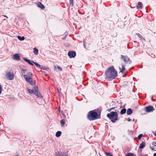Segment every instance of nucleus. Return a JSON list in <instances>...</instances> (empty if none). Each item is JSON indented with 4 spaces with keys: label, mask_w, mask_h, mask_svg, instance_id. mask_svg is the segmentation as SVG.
I'll use <instances>...</instances> for the list:
<instances>
[{
    "label": "nucleus",
    "mask_w": 156,
    "mask_h": 156,
    "mask_svg": "<svg viewBox=\"0 0 156 156\" xmlns=\"http://www.w3.org/2000/svg\"><path fill=\"white\" fill-rule=\"evenodd\" d=\"M119 69H120V72H122L125 70V67L124 64H122V68L121 69L120 67H119Z\"/></svg>",
    "instance_id": "obj_16"
},
{
    "label": "nucleus",
    "mask_w": 156,
    "mask_h": 156,
    "mask_svg": "<svg viewBox=\"0 0 156 156\" xmlns=\"http://www.w3.org/2000/svg\"><path fill=\"white\" fill-rule=\"evenodd\" d=\"M68 55L70 58H74L76 55V53L74 51H70L68 53Z\"/></svg>",
    "instance_id": "obj_9"
},
{
    "label": "nucleus",
    "mask_w": 156,
    "mask_h": 156,
    "mask_svg": "<svg viewBox=\"0 0 156 156\" xmlns=\"http://www.w3.org/2000/svg\"><path fill=\"white\" fill-rule=\"evenodd\" d=\"M13 58L17 61H20V55L18 54H16L13 55Z\"/></svg>",
    "instance_id": "obj_11"
},
{
    "label": "nucleus",
    "mask_w": 156,
    "mask_h": 156,
    "mask_svg": "<svg viewBox=\"0 0 156 156\" xmlns=\"http://www.w3.org/2000/svg\"><path fill=\"white\" fill-rule=\"evenodd\" d=\"M65 120L64 119H63L61 120L60 123L62 126H64L65 124Z\"/></svg>",
    "instance_id": "obj_21"
},
{
    "label": "nucleus",
    "mask_w": 156,
    "mask_h": 156,
    "mask_svg": "<svg viewBox=\"0 0 156 156\" xmlns=\"http://www.w3.org/2000/svg\"><path fill=\"white\" fill-rule=\"evenodd\" d=\"M151 100H152V101H154V100H153V99L152 98H151Z\"/></svg>",
    "instance_id": "obj_44"
},
{
    "label": "nucleus",
    "mask_w": 156,
    "mask_h": 156,
    "mask_svg": "<svg viewBox=\"0 0 156 156\" xmlns=\"http://www.w3.org/2000/svg\"><path fill=\"white\" fill-rule=\"evenodd\" d=\"M98 114L94 111H90L87 114V119L90 121L93 120L98 119Z\"/></svg>",
    "instance_id": "obj_4"
},
{
    "label": "nucleus",
    "mask_w": 156,
    "mask_h": 156,
    "mask_svg": "<svg viewBox=\"0 0 156 156\" xmlns=\"http://www.w3.org/2000/svg\"><path fill=\"white\" fill-rule=\"evenodd\" d=\"M154 135L155 136H156V132H155V133H154Z\"/></svg>",
    "instance_id": "obj_43"
},
{
    "label": "nucleus",
    "mask_w": 156,
    "mask_h": 156,
    "mask_svg": "<svg viewBox=\"0 0 156 156\" xmlns=\"http://www.w3.org/2000/svg\"><path fill=\"white\" fill-rule=\"evenodd\" d=\"M120 58L121 59L123 60L124 62L129 64H130L132 63V61L130 58L126 55H121Z\"/></svg>",
    "instance_id": "obj_6"
},
{
    "label": "nucleus",
    "mask_w": 156,
    "mask_h": 156,
    "mask_svg": "<svg viewBox=\"0 0 156 156\" xmlns=\"http://www.w3.org/2000/svg\"><path fill=\"white\" fill-rule=\"evenodd\" d=\"M136 35H137L138 37L140 38V39H142V38H143V39L145 41V39L143 38V37L140 34H139V33H136Z\"/></svg>",
    "instance_id": "obj_23"
},
{
    "label": "nucleus",
    "mask_w": 156,
    "mask_h": 156,
    "mask_svg": "<svg viewBox=\"0 0 156 156\" xmlns=\"http://www.w3.org/2000/svg\"><path fill=\"white\" fill-rule=\"evenodd\" d=\"M21 71L24 73L26 71H27V70L26 69H22Z\"/></svg>",
    "instance_id": "obj_36"
},
{
    "label": "nucleus",
    "mask_w": 156,
    "mask_h": 156,
    "mask_svg": "<svg viewBox=\"0 0 156 156\" xmlns=\"http://www.w3.org/2000/svg\"><path fill=\"white\" fill-rule=\"evenodd\" d=\"M70 4L72 6L73 5V0H70L69 1Z\"/></svg>",
    "instance_id": "obj_27"
},
{
    "label": "nucleus",
    "mask_w": 156,
    "mask_h": 156,
    "mask_svg": "<svg viewBox=\"0 0 156 156\" xmlns=\"http://www.w3.org/2000/svg\"><path fill=\"white\" fill-rule=\"evenodd\" d=\"M153 156H156V153L154 154Z\"/></svg>",
    "instance_id": "obj_41"
},
{
    "label": "nucleus",
    "mask_w": 156,
    "mask_h": 156,
    "mask_svg": "<svg viewBox=\"0 0 156 156\" xmlns=\"http://www.w3.org/2000/svg\"><path fill=\"white\" fill-rule=\"evenodd\" d=\"M116 107H113V108H111L109 109H108V111H111V110H112V109H113L114 108H115Z\"/></svg>",
    "instance_id": "obj_33"
},
{
    "label": "nucleus",
    "mask_w": 156,
    "mask_h": 156,
    "mask_svg": "<svg viewBox=\"0 0 156 156\" xmlns=\"http://www.w3.org/2000/svg\"><path fill=\"white\" fill-rule=\"evenodd\" d=\"M152 144L155 147L156 146V142H153Z\"/></svg>",
    "instance_id": "obj_34"
},
{
    "label": "nucleus",
    "mask_w": 156,
    "mask_h": 156,
    "mask_svg": "<svg viewBox=\"0 0 156 156\" xmlns=\"http://www.w3.org/2000/svg\"><path fill=\"white\" fill-rule=\"evenodd\" d=\"M66 37V35L64 37V38H63V39H65Z\"/></svg>",
    "instance_id": "obj_40"
},
{
    "label": "nucleus",
    "mask_w": 156,
    "mask_h": 156,
    "mask_svg": "<svg viewBox=\"0 0 156 156\" xmlns=\"http://www.w3.org/2000/svg\"><path fill=\"white\" fill-rule=\"evenodd\" d=\"M41 69L44 70H47L48 69V68L46 66H41Z\"/></svg>",
    "instance_id": "obj_25"
},
{
    "label": "nucleus",
    "mask_w": 156,
    "mask_h": 156,
    "mask_svg": "<svg viewBox=\"0 0 156 156\" xmlns=\"http://www.w3.org/2000/svg\"><path fill=\"white\" fill-rule=\"evenodd\" d=\"M57 68L58 69H59L61 71H62V68H61L60 67H59V66H57Z\"/></svg>",
    "instance_id": "obj_35"
},
{
    "label": "nucleus",
    "mask_w": 156,
    "mask_h": 156,
    "mask_svg": "<svg viewBox=\"0 0 156 156\" xmlns=\"http://www.w3.org/2000/svg\"><path fill=\"white\" fill-rule=\"evenodd\" d=\"M134 119H133V122H134Z\"/></svg>",
    "instance_id": "obj_45"
},
{
    "label": "nucleus",
    "mask_w": 156,
    "mask_h": 156,
    "mask_svg": "<svg viewBox=\"0 0 156 156\" xmlns=\"http://www.w3.org/2000/svg\"><path fill=\"white\" fill-rule=\"evenodd\" d=\"M138 5L136 6V8L137 9H141L142 8L143 6L142 3L140 2H138Z\"/></svg>",
    "instance_id": "obj_15"
},
{
    "label": "nucleus",
    "mask_w": 156,
    "mask_h": 156,
    "mask_svg": "<svg viewBox=\"0 0 156 156\" xmlns=\"http://www.w3.org/2000/svg\"><path fill=\"white\" fill-rule=\"evenodd\" d=\"M15 156H19V155H16Z\"/></svg>",
    "instance_id": "obj_46"
},
{
    "label": "nucleus",
    "mask_w": 156,
    "mask_h": 156,
    "mask_svg": "<svg viewBox=\"0 0 156 156\" xmlns=\"http://www.w3.org/2000/svg\"><path fill=\"white\" fill-rule=\"evenodd\" d=\"M83 44H84L83 45H84V46L85 47V40H83Z\"/></svg>",
    "instance_id": "obj_37"
},
{
    "label": "nucleus",
    "mask_w": 156,
    "mask_h": 156,
    "mask_svg": "<svg viewBox=\"0 0 156 156\" xmlns=\"http://www.w3.org/2000/svg\"><path fill=\"white\" fill-rule=\"evenodd\" d=\"M33 63L34 64H35L37 67L41 68V66L40 65L38 64L37 63L34 62H33Z\"/></svg>",
    "instance_id": "obj_24"
},
{
    "label": "nucleus",
    "mask_w": 156,
    "mask_h": 156,
    "mask_svg": "<svg viewBox=\"0 0 156 156\" xmlns=\"http://www.w3.org/2000/svg\"><path fill=\"white\" fill-rule=\"evenodd\" d=\"M2 93V90H1V85H0V94Z\"/></svg>",
    "instance_id": "obj_38"
},
{
    "label": "nucleus",
    "mask_w": 156,
    "mask_h": 156,
    "mask_svg": "<svg viewBox=\"0 0 156 156\" xmlns=\"http://www.w3.org/2000/svg\"><path fill=\"white\" fill-rule=\"evenodd\" d=\"M5 73V76L7 79L9 80H13L14 79L15 75L13 73L6 71Z\"/></svg>",
    "instance_id": "obj_5"
},
{
    "label": "nucleus",
    "mask_w": 156,
    "mask_h": 156,
    "mask_svg": "<svg viewBox=\"0 0 156 156\" xmlns=\"http://www.w3.org/2000/svg\"><path fill=\"white\" fill-rule=\"evenodd\" d=\"M107 117L113 123L115 122L116 121L119 119L118 117V114L116 112H111L110 113L107 114Z\"/></svg>",
    "instance_id": "obj_3"
},
{
    "label": "nucleus",
    "mask_w": 156,
    "mask_h": 156,
    "mask_svg": "<svg viewBox=\"0 0 156 156\" xmlns=\"http://www.w3.org/2000/svg\"><path fill=\"white\" fill-rule=\"evenodd\" d=\"M27 82H28L31 85L33 86L35 84L36 82L35 80H29L28 81H27Z\"/></svg>",
    "instance_id": "obj_12"
},
{
    "label": "nucleus",
    "mask_w": 156,
    "mask_h": 156,
    "mask_svg": "<svg viewBox=\"0 0 156 156\" xmlns=\"http://www.w3.org/2000/svg\"><path fill=\"white\" fill-rule=\"evenodd\" d=\"M18 39L20 41H23L25 39V37H21L19 36H17Z\"/></svg>",
    "instance_id": "obj_20"
},
{
    "label": "nucleus",
    "mask_w": 156,
    "mask_h": 156,
    "mask_svg": "<svg viewBox=\"0 0 156 156\" xmlns=\"http://www.w3.org/2000/svg\"><path fill=\"white\" fill-rule=\"evenodd\" d=\"M27 90L28 93L30 94H34L36 96L37 98H42L40 92L38 90V88L37 87L35 86L32 90L27 87Z\"/></svg>",
    "instance_id": "obj_2"
},
{
    "label": "nucleus",
    "mask_w": 156,
    "mask_h": 156,
    "mask_svg": "<svg viewBox=\"0 0 156 156\" xmlns=\"http://www.w3.org/2000/svg\"><path fill=\"white\" fill-rule=\"evenodd\" d=\"M3 16H5V17H6L7 18H8V17L6 16V15H3Z\"/></svg>",
    "instance_id": "obj_42"
},
{
    "label": "nucleus",
    "mask_w": 156,
    "mask_h": 156,
    "mask_svg": "<svg viewBox=\"0 0 156 156\" xmlns=\"http://www.w3.org/2000/svg\"><path fill=\"white\" fill-rule=\"evenodd\" d=\"M34 54L36 55H38V50L37 48H34Z\"/></svg>",
    "instance_id": "obj_22"
},
{
    "label": "nucleus",
    "mask_w": 156,
    "mask_h": 156,
    "mask_svg": "<svg viewBox=\"0 0 156 156\" xmlns=\"http://www.w3.org/2000/svg\"><path fill=\"white\" fill-rule=\"evenodd\" d=\"M146 144L144 142H142L141 144H140L139 147L140 149H142L144 148Z\"/></svg>",
    "instance_id": "obj_14"
},
{
    "label": "nucleus",
    "mask_w": 156,
    "mask_h": 156,
    "mask_svg": "<svg viewBox=\"0 0 156 156\" xmlns=\"http://www.w3.org/2000/svg\"><path fill=\"white\" fill-rule=\"evenodd\" d=\"M142 134H140L138 136V138L140 140L141 138L142 137Z\"/></svg>",
    "instance_id": "obj_30"
},
{
    "label": "nucleus",
    "mask_w": 156,
    "mask_h": 156,
    "mask_svg": "<svg viewBox=\"0 0 156 156\" xmlns=\"http://www.w3.org/2000/svg\"><path fill=\"white\" fill-rule=\"evenodd\" d=\"M33 61H31L30 60H29L28 61V63L30 65H31V66H33Z\"/></svg>",
    "instance_id": "obj_28"
},
{
    "label": "nucleus",
    "mask_w": 156,
    "mask_h": 156,
    "mask_svg": "<svg viewBox=\"0 0 156 156\" xmlns=\"http://www.w3.org/2000/svg\"><path fill=\"white\" fill-rule=\"evenodd\" d=\"M37 5L38 7L42 9H44L45 8L44 5L40 2H39L38 3H37Z\"/></svg>",
    "instance_id": "obj_13"
},
{
    "label": "nucleus",
    "mask_w": 156,
    "mask_h": 156,
    "mask_svg": "<svg viewBox=\"0 0 156 156\" xmlns=\"http://www.w3.org/2000/svg\"><path fill=\"white\" fill-rule=\"evenodd\" d=\"M126 108L122 109L120 111V114L121 115H123L126 113Z\"/></svg>",
    "instance_id": "obj_18"
},
{
    "label": "nucleus",
    "mask_w": 156,
    "mask_h": 156,
    "mask_svg": "<svg viewBox=\"0 0 156 156\" xmlns=\"http://www.w3.org/2000/svg\"><path fill=\"white\" fill-rule=\"evenodd\" d=\"M0 131H2V129H0Z\"/></svg>",
    "instance_id": "obj_47"
},
{
    "label": "nucleus",
    "mask_w": 156,
    "mask_h": 156,
    "mask_svg": "<svg viewBox=\"0 0 156 156\" xmlns=\"http://www.w3.org/2000/svg\"><path fill=\"white\" fill-rule=\"evenodd\" d=\"M142 151L141 150H138V155H140V153Z\"/></svg>",
    "instance_id": "obj_31"
},
{
    "label": "nucleus",
    "mask_w": 156,
    "mask_h": 156,
    "mask_svg": "<svg viewBox=\"0 0 156 156\" xmlns=\"http://www.w3.org/2000/svg\"><path fill=\"white\" fill-rule=\"evenodd\" d=\"M118 75L117 72L113 66L108 68L105 72V79L111 81L115 78Z\"/></svg>",
    "instance_id": "obj_1"
},
{
    "label": "nucleus",
    "mask_w": 156,
    "mask_h": 156,
    "mask_svg": "<svg viewBox=\"0 0 156 156\" xmlns=\"http://www.w3.org/2000/svg\"><path fill=\"white\" fill-rule=\"evenodd\" d=\"M131 119H130V118H129L128 119V121L130 122V121H131Z\"/></svg>",
    "instance_id": "obj_39"
},
{
    "label": "nucleus",
    "mask_w": 156,
    "mask_h": 156,
    "mask_svg": "<svg viewBox=\"0 0 156 156\" xmlns=\"http://www.w3.org/2000/svg\"><path fill=\"white\" fill-rule=\"evenodd\" d=\"M105 154L107 156H113V155L112 154H110L109 153L105 152Z\"/></svg>",
    "instance_id": "obj_29"
},
{
    "label": "nucleus",
    "mask_w": 156,
    "mask_h": 156,
    "mask_svg": "<svg viewBox=\"0 0 156 156\" xmlns=\"http://www.w3.org/2000/svg\"><path fill=\"white\" fill-rule=\"evenodd\" d=\"M62 134V132L60 131H57L56 133L55 136L57 137H59Z\"/></svg>",
    "instance_id": "obj_19"
},
{
    "label": "nucleus",
    "mask_w": 156,
    "mask_h": 156,
    "mask_svg": "<svg viewBox=\"0 0 156 156\" xmlns=\"http://www.w3.org/2000/svg\"><path fill=\"white\" fill-rule=\"evenodd\" d=\"M55 156H68V154L61 152H57L55 154Z\"/></svg>",
    "instance_id": "obj_10"
},
{
    "label": "nucleus",
    "mask_w": 156,
    "mask_h": 156,
    "mask_svg": "<svg viewBox=\"0 0 156 156\" xmlns=\"http://www.w3.org/2000/svg\"><path fill=\"white\" fill-rule=\"evenodd\" d=\"M132 113V110L131 108H128L127 110V115L131 114Z\"/></svg>",
    "instance_id": "obj_17"
},
{
    "label": "nucleus",
    "mask_w": 156,
    "mask_h": 156,
    "mask_svg": "<svg viewBox=\"0 0 156 156\" xmlns=\"http://www.w3.org/2000/svg\"><path fill=\"white\" fill-rule=\"evenodd\" d=\"M145 108L146 109V112H151L154 110L153 106L151 105H149L145 107Z\"/></svg>",
    "instance_id": "obj_8"
},
{
    "label": "nucleus",
    "mask_w": 156,
    "mask_h": 156,
    "mask_svg": "<svg viewBox=\"0 0 156 156\" xmlns=\"http://www.w3.org/2000/svg\"><path fill=\"white\" fill-rule=\"evenodd\" d=\"M23 59L26 62H27L28 63V61H29V59H28L26 58H23Z\"/></svg>",
    "instance_id": "obj_32"
},
{
    "label": "nucleus",
    "mask_w": 156,
    "mask_h": 156,
    "mask_svg": "<svg viewBox=\"0 0 156 156\" xmlns=\"http://www.w3.org/2000/svg\"><path fill=\"white\" fill-rule=\"evenodd\" d=\"M126 156H134V155L133 154L131 153H129L127 154Z\"/></svg>",
    "instance_id": "obj_26"
},
{
    "label": "nucleus",
    "mask_w": 156,
    "mask_h": 156,
    "mask_svg": "<svg viewBox=\"0 0 156 156\" xmlns=\"http://www.w3.org/2000/svg\"><path fill=\"white\" fill-rule=\"evenodd\" d=\"M33 77V74L30 72H28L26 74L24 75V77L26 81L29 80H31Z\"/></svg>",
    "instance_id": "obj_7"
}]
</instances>
